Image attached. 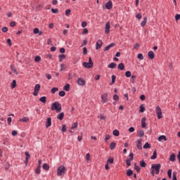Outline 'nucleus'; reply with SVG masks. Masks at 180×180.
<instances>
[{"label":"nucleus","mask_w":180,"mask_h":180,"mask_svg":"<svg viewBox=\"0 0 180 180\" xmlns=\"http://www.w3.org/2000/svg\"><path fill=\"white\" fill-rule=\"evenodd\" d=\"M11 89H14V88H16V81L15 79H13V82H11Z\"/></svg>","instance_id":"nucleus-23"},{"label":"nucleus","mask_w":180,"mask_h":180,"mask_svg":"<svg viewBox=\"0 0 180 180\" xmlns=\"http://www.w3.org/2000/svg\"><path fill=\"white\" fill-rule=\"evenodd\" d=\"M115 46H116V44H115V43H111L110 45L107 46L104 49V51H108V50H110V49H112V47H115Z\"/></svg>","instance_id":"nucleus-13"},{"label":"nucleus","mask_w":180,"mask_h":180,"mask_svg":"<svg viewBox=\"0 0 180 180\" xmlns=\"http://www.w3.org/2000/svg\"><path fill=\"white\" fill-rule=\"evenodd\" d=\"M77 127H78V122H75L74 124H72L71 129L72 130L74 129H77Z\"/></svg>","instance_id":"nucleus-46"},{"label":"nucleus","mask_w":180,"mask_h":180,"mask_svg":"<svg viewBox=\"0 0 180 180\" xmlns=\"http://www.w3.org/2000/svg\"><path fill=\"white\" fill-rule=\"evenodd\" d=\"M25 154L26 155L25 160H29V158H30V154H29V152H25Z\"/></svg>","instance_id":"nucleus-53"},{"label":"nucleus","mask_w":180,"mask_h":180,"mask_svg":"<svg viewBox=\"0 0 180 180\" xmlns=\"http://www.w3.org/2000/svg\"><path fill=\"white\" fill-rule=\"evenodd\" d=\"M125 77H127V78H130V77H131V72L130 71H127L125 72Z\"/></svg>","instance_id":"nucleus-43"},{"label":"nucleus","mask_w":180,"mask_h":180,"mask_svg":"<svg viewBox=\"0 0 180 180\" xmlns=\"http://www.w3.org/2000/svg\"><path fill=\"white\" fill-rule=\"evenodd\" d=\"M50 126H51V117H48L46 119V129H49V127H50Z\"/></svg>","instance_id":"nucleus-12"},{"label":"nucleus","mask_w":180,"mask_h":180,"mask_svg":"<svg viewBox=\"0 0 180 180\" xmlns=\"http://www.w3.org/2000/svg\"><path fill=\"white\" fill-rule=\"evenodd\" d=\"M59 96H65V91H59Z\"/></svg>","instance_id":"nucleus-48"},{"label":"nucleus","mask_w":180,"mask_h":180,"mask_svg":"<svg viewBox=\"0 0 180 180\" xmlns=\"http://www.w3.org/2000/svg\"><path fill=\"white\" fill-rule=\"evenodd\" d=\"M83 66H84L85 68H92V67H94V62H92V58H89V63L84 62Z\"/></svg>","instance_id":"nucleus-3"},{"label":"nucleus","mask_w":180,"mask_h":180,"mask_svg":"<svg viewBox=\"0 0 180 180\" xmlns=\"http://www.w3.org/2000/svg\"><path fill=\"white\" fill-rule=\"evenodd\" d=\"M160 169H161V164H153L151 165V170L154 171L156 175L160 174Z\"/></svg>","instance_id":"nucleus-2"},{"label":"nucleus","mask_w":180,"mask_h":180,"mask_svg":"<svg viewBox=\"0 0 180 180\" xmlns=\"http://www.w3.org/2000/svg\"><path fill=\"white\" fill-rule=\"evenodd\" d=\"M64 70H67V68L65 67V65L64 63L60 64V72L64 71Z\"/></svg>","instance_id":"nucleus-40"},{"label":"nucleus","mask_w":180,"mask_h":180,"mask_svg":"<svg viewBox=\"0 0 180 180\" xmlns=\"http://www.w3.org/2000/svg\"><path fill=\"white\" fill-rule=\"evenodd\" d=\"M58 91V89L57 87H53L51 89V94H55Z\"/></svg>","instance_id":"nucleus-44"},{"label":"nucleus","mask_w":180,"mask_h":180,"mask_svg":"<svg viewBox=\"0 0 180 180\" xmlns=\"http://www.w3.org/2000/svg\"><path fill=\"white\" fill-rule=\"evenodd\" d=\"M139 165L140 167H141L142 168H146V167H147V163H146V162H144V160H141L139 162Z\"/></svg>","instance_id":"nucleus-18"},{"label":"nucleus","mask_w":180,"mask_h":180,"mask_svg":"<svg viewBox=\"0 0 180 180\" xmlns=\"http://www.w3.org/2000/svg\"><path fill=\"white\" fill-rule=\"evenodd\" d=\"M146 25H147V17H145L143 18V20L141 23V25L142 27H144V26H146Z\"/></svg>","instance_id":"nucleus-21"},{"label":"nucleus","mask_w":180,"mask_h":180,"mask_svg":"<svg viewBox=\"0 0 180 180\" xmlns=\"http://www.w3.org/2000/svg\"><path fill=\"white\" fill-rule=\"evenodd\" d=\"M41 60V58L39 56H37L35 58H34V61L35 63H39V61Z\"/></svg>","instance_id":"nucleus-41"},{"label":"nucleus","mask_w":180,"mask_h":180,"mask_svg":"<svg viewBox=\"0 0 180 180\" xmlns=\"http://www.w3.org/2000/svg\"><path fill=\"white\" fill-rule=\"evenodd\" d=\"M147 124H146V117H143L141 120V127L142 129H146Z\"/></svg>","instance_id":"nucleus-14"},{"label":"nucleus","mask_w":180,"mask_h":180,"mask_svg":"<svg viewBox=\"0 0 180 180\" xmlns=\"http://www.w3.org/2000/svg\"><path fill=\"white\" fill-rule=\"evenodd\" d=\"M176 155L172 153L171 155H170V158H169V161H172V162H174V161H175V158H176Z\"/></svg>","instance_id":"nucleus-27"},{"label":"nucleus","mask_w":180,"mask_h":180,"mask_svg":"<svg viewBox=\"0 0 180 180\" xmlns=\"http://www.w3.org/2000/svg\"><path fill=\"white\" fill-rule=\"evenodd\" d=\"M62 131H63V132L67 131V125L63 124V126H62Z\"/></svg>","instance_id":"nucleus-49"},{"label":"nucleus","mask_w":180,"mask_h":180,"mask_svg":"<svg viewBox=\"0 0 180 180\" xmlns=\"http://www.w3.org/2000/svg\"><path fill=\"white\" fill-rule=\"evenodd\" d=\"M102 44H103V42H102V40H98L96 42V50H99V49L102 47Z\"/></svg>","instance_id":"nucleus-11"},{"label":"nucleus","mask_w":180,"mask_h":180,"mask_svg":"<svg viewBox=\"0 0 180 180\" xmlns=\"http://www.w3.org/2000/svg\"><path fill=\"white\" fill-rule=\"evenodd\" d=\"M157 158V150L153 151V155L150 157V159L155 160Z\"/></svg>","instance_id":"nucleus-28"},{"label":"nucleus","mask_w":180,"mask_h":180,"mask_svg":"<svg viewBox=\"0 0 180 180\" xmlns=\"http://www.w3.org/2000/svg\"><path fill=\"white\" fill-rule=\"evenodd\" d=\"M40 84H37L34 88V91H36L37 92H39V91H40Z\"/></svg>","instance_id":"nucleus-26"},{"label":"nucleus","mask_w":180,"mask_h":180,"mask_svg":"<svg viewBox=\"0 0 180 180\" xmlns=\"http://www.w3.org/2000/svg\"><path fill=\"white\" fill-rule=\"evenodd\" d=\"M40 30H39V28H34L33 30V33L34 34H37V33H39Z\"/></svg>","instance_id":"nucleus-54"},{"label":"nucleus","mask_w":180,"mask_h":180,"mask_svg":"<svg viewBox=\"0 0 180 180\" xmlns=\"http://www.w3.org/2000/svg\"><path fill=\"white\" fill-rule=\"evenodd\" d=\"M40 168H41V166H37V167L35 169V174L40 175V172H41Z\"/></svg>","instance_id":"nucleus-31"},{"label":"nucleus","mask_w":180,"mask_h":180,"mask_svg":"<svg viewBox=\"0 0 180 180\" xmlns=\"http://www.w3.org/2000/svg\"><path fill=\"white\" fill-rule=\"evenodd\" d=\"M20 122H24L25 123H27L29 122V117H24L22 119L20 120Z\"/></svg>","instance_id":"nucleus-30"},{"label":"nucleus","mask_w":180,"mask_h":180,"mask_svg":"<svg viewBox=\"0 0 180 180\" xmlns=\"http://www.w3.org/2000/svg\"><path fill=\"white\" fill-rule=\"evenodd\" d=\"M113 100L114 101H119V96L117 94H115L113 96Z\"/></svg>","instance_id":"nucleus-59"},{"label":"nucleus","mask_w":180,"mask_h":180,"mask_svg":"<svg viewBox=\"0 0 180 180\" xmlns=\"http://www.w3.org/2000/svg\"><path fill=\"white\" fill-rule=\"evenodd\" d=\"M112 134H113V136H115L116 137H117L119 136V134H120L119 130L115 129L112 131Z\"/></svg>","instance_id":"nucleus-39"},{"label":"nucleus","mask_w":180,"mask_h":180,"mask_svg":"<svg viewBox=\"0 0 180 180\" xmlns=\"http://www.w3.org/2000/svg\"><path fill=\"white\" fill-rule=\"evenodd\" d=\"M115 147H116V143L112 142V143L110 144V150H115Z\"/></svg>","instance_id":"nucleus-29"},{"label":"nucleus","mask_w":180,"mask_h":180,"mask_svg":"<svg viewBox=\"0 0 180 180\" xmlns=\"http://www.w3.org/2000/svg\"><path fill=\"white\" fill-rule=\"evenodd\" d=\"M51 110H56V113H60L62 110L61 104L58 102H54L51 105Z\"/></svg>","instance_id":"nucleus-1"},{"label":"nucleus","mask_w":180,"mask_h":180,"mask_svg":"<svg viewBox=\"0 0 180 180\" xmlns=\"http://www.w3.org/2000/svg\"><path fill=\"white\" fill-rule=\"evenodd\" d=\"M143 148H151V145L148 143V142H146L145 145L143 146Z\"/></svg>","instance_id":"nucleus-45"},{"label":"nucleus","mask_w":180,"mask_h":180,"mask_svg":"<svg viewBox=\"0 0 180 180\" xmlns=\"http://www.w3.org/2000/svg\"><path fill=\"white\" fill-rule=\"evenodd\" d=\"M134 81H136V75L131 76V82L134 84Z\"/></svg>","instance_id":"nucleus-50"},{"label":"nucleus","mask_w":180,"mask_h":180,"mask_svg":"<svg viewBox=\"0 0 180 180\" xmlns=\"http://www.w3.org/2000/svg\"><path fill=\"white\" fill-rule=\"evenodd\" d=\"M39 101L41 102L42 103H46L47 102V97L46 96H42L39 98Z\"/></svg>","instance_id":"nucleus-19"},{"label":"nucleus","mask_w":180,"mask_h":180,"mask_svg":"<svg viewBox=\"0 0 180 180\" xmlns=\"http://www.w3.org/2000/svg\"><path fill=\"white\" fill-rule=\"evenodd\" d=\"M116 65L115 63H111L108 65V68H116Z\"/></svg>","instance_id":"nucleus-35"},{"label":"nucleus","mask_w":180,"mask_h":180,"mask_svg":"<svg viewBox=\"0 0 180 180\" xmlns=\"http://www.w3.org/2000/svg\"><path fill=\"white\" fill-rule=\"evenodd\" d=\"M138 58H139V60H144V56L141 53H139L138 54Z\"/></svg>","instance_id":"nucleus-55"},{"label":"nucleus","mask_w":180,"mask_h":180,"mask_svg":"<svg viewBox=\"0 0 180 180\" xmlns=\"http://www.w3.org/2000/svg\"><path fill=\"white\" fill-rule=\"evenodd\" d=\"M118 70H120L121 71H123L124 70V64L121 63L117 66Z\"/></svg>","instance_id":"nucleus-20"},{"label":"nucleus","mask_w":180,"mask_h":180,"mask_svg":"<svg viewBox=\"0 0 180 180\" xmlns=\"http://www.w3.org/2000/svg\"><path fill=\"white\" fill-rule=\"evenodd\" d=\"M90 158H91V154L87 153L86 155V161H89Z\"/></svg>","instance_id":"nucleus-57"},{"label":"nucleus","mask_w":180,"mask_h":180,"mask_svg":"<svg viewBox=\"0 0 180 180\" xmlns=\"http://www.w3.org/2000/svg\"><path fill=\"white\" fill-rule=\"evenodd\" d=\"M148 56L150 60H153L154 58V52L153 51H150L148 53Z\"/></svg>","instance_id":"nucleus-17"},{"label":"nucleus","mask_w":180,"mask_h":180,"mask_svg":"<svg viewBox=\"0 0 180 180\" xmlns=\"http://www.w3.org/2000/svg\"><path fill=\"white\" fill-rule=\"evenodd\" d=\"M115 160L113 159V158H108V159L107 160V164H113Z\"/></svg>","instance_id":"nucleus-24"},{"label":"nucleus","mask_w":180,"mask_h":180,"mask_svg":"<svg viewBox=\"0 0 180 180\" xmlns=\"http://www.w3.org/2000/svg\"><path fill=\"white\" fill-rule=\"evenodd\" d=\"M162 140H165V141H167V136L165 135H162L158 137V141H162Z\"/></svg>","instance_id":"nucleus-22"},{"label":"nucleus","mask_w":180,"mask_h":180,"mask_svg":"<svg viewBox=\"0 0 180 180\" xmlns=\"http://www.w3.org/2000/svg\"><path fill=\"white\" fill-rule=\"evenodd\" d=\"M64 174H65V167L60 166L57 170L58 176H61V175H64Z\"/></svg>","instance_id":"nucleus-4"},{"label":"nucleus","mask_w":180,"mask_h":180,"mask_svg":"<svg viewBox=\"0 0 180 180\" xmlns=\"http://www.w3.org/2000/svg\"><path fill=\"white\" fill-rule=\"evenodd\" d=\"M167 176H169V179L172 178V169H169L167 171Z\"/></svg>","instance_id":"nucleus-34"},{"label":"nucleus","mask_w":180,"mask_h":180,"mask_svg":"<svg viewBox=\"0 0 180 180\" xmlns=\"http://www.w3.org/2000/svg\"><path fill=\"white\" fill-rule=\"evenodd\" d=\"M2 32H4V33H6V32H8V28L6 27H4L2 28Z\"/></svg>","instance_id":"nucleus-62"},{"label":"nucleus","mask_w":180,"mask_h":180,"mask_svg":"<svg viewBox=\"0 0 180 180\" xmlns=\"http://www.w3.org/2000/svg\"><path fill=\"white\" fill-rule=\"evenodd\" d=\"M175 19H176V20H179V19H180V14H176L175 15Z\"/></svg>","instance_id":"nucleus-64"},{"label":"nucleus","mask_w":180,"mask_h":180,"mask_svg":"<svg viewBox=\"0 0 180 180\" xmlns=\"http://www.w3.org/2000/svg\"><path fill=\"white\" fill-rule=\"evenodd\" d=\"M145 111H146V107H144V105H141L139 112H141V113H143V112Z\"/></svg>","instance_id":"nucleus-37"},{"label":"nucleus","mask_w":180,"mask_h":180,"mask_svg":"<svg viewBox=\"0 0 180 180\" xmlns=\"http://www.w3.org/2000/svg\"><path fill=\"white\" fill-rule=\"evenodd\" d=\"M64 91H66V92H68L70 91V84H67L63 86Z\"/></svg>","instance_id":"nucleus-32"},{"label":"nucleus","mask_w":180,"mask_h":180,"mask_svg":"<svg viewBox=\"0 0 180 180\" xmlns=\"http://www.w3.org/2000/svg\"><path fill=\"white\" fill-rule=\"evenodd\" d=\"M86 25H87V23L86 21H84L82 22V27H86Z\"/></svg>","instance_id":"nucleus-63"},{"label":"nucleus","mask_w":180,"mask_h":180,"mask_svg":"<svg viewBox=\"0 0 180 180\" xmlns=\"http://www.w3.org/2000/svg\"><path fill=\"white\" fill-rule=\"evenodd\" d=\"M127 176H131L133 175V170L131 169H129L127 172Z\"/></svg>","instance_id":"nucleus-33"},{"label":"nucleus","mask_w":180,"mask_h":180,"mask_svg":"<svg viewBox=\"0 0 180 180\" xmlns=\"http://www.w3.org/2000/svg\"><path fill=\"white\" fill-rule=\"evenodd\" d=\"M71 13V10L70 9H68L65 11V15L66 16H68V15H70Z\"/></svg>","instance_id":"nucleus-60"},{"label":"nucleus","mask_w":180,"mask_h":180,"mask_svg":"<svg viewBox=\"0 0 180 180\" xmlns=\"http://www.w3.org/2000/svg\"><path fill=\"white\" fill-rule=\"evenodd\" d=\"M43 169H44L45 171H49V169H50V166L46 163H44L43 165Z\"/></svg>","instance_id":"nucleus-25"},{"label":"nucleus","mask_w":180,"mask_h":180,"mask_svg":"<svg viewBox=\"0 0 180 180\" xmlns=\"http://www.w3.org/2000/svg\"><path fill=\"white\" fill-rule=\"evenodd\" d=\"M105 8L108 10H110L112 8H113V4L112 3V1H109L105 4Z\"/></svg>","instance_id":"nucleus-10"},{"label":"nucleus","mask_w":180,"mask_h":180,"mask_svg":"<svg viewBox=\"0 0 180 180\" xmlns=\"http://www.w3.org/2000/svg\"><path fill=\"white\" fill-rule=\"evenodd\" d=\"M112 81H111V85H113L116 81V76L115 75H112L111 77Z\"/></svg>","instance_id":"nucleus-36"},{"label":"nucleus","mask_w":180,"mask_h":180,"mask_svg":"<svg viewBox=\"0 0 180 180\" xmlns=\"http://www.w3.org/2000/svg\"><path fill=\"white\" fill-rule=\"evenodd\" d=\"M12 136H18V131L14 130L11 132Z\"/></svg>","instance_id":"nucleus-61"},{"label":"nucleus","mask_w":180,"mask_h":180,"mask_svg":"<svg viewBox=\"0 0 180 180\" xmlns=\"http://www.w3.org/2000/svg\"><path fill=\"white\" fill-rule=\"evenodd\" d=\"M155 110H156L158 119H162V110H161V108L158 105L156 107Z\"/></svg>","instance_id":"nucleus-6"},{"label":"nucleus","mask_w":180,"mask_h":180,"mask_svg":"<svg viewBox=\"0 0 180 180\" xmlns=\"http://www.w3.org/2000/svg\"><path fill=\"white\" fill-rule=\"evenodd\" d=\"M110 30V22L108 21L105 24V33H106V34H109Z\"/></svg>","instance_id":"nucleus-9"},{"label":"nucleus","mask_w":180,"mask_h":180,"mask_svg":"<svg viewBox=\"0 0 180 180\" xmlns=\"http://www.w3.org/2000/svg\"><path fill=\"white\" fill-rule=\"evenodd\" d=\"M57 119H58V120H63L64 119V112L58 114Z\"/></svg>","instance_id":"nucleus-16"},{"label":"nucleus","mask_w":180,"mask_h":180,"mask_svg":"<svg viewBox=\"0 0 180 180\" xmlns=\"http://www.w3.org/2000/svg\"><path fill=\"white\" fill-rule=\"evenodd\" d=\"M133 160H134V154H133V153H131L129 154V158H127L126 160V164L128 167H130V165H131V161H133Z\"/></svg>","instance_id":"nucleus-5"},{"label":"nucleus","mask_w":180,"mask_h":180,"mask_svg":"<svg viewBox=\"0 0 180 180\" xmlns=\"http://www.w3.org/2000/svg\"><path fill=\"white\" fill-rule=\"evenodd\" d=\"M83 54H84V56H86V55L88 54V51H87V49H86V47H84V48H83Z\"/></svg>","instance_id":"nucleus-51"},{"label":"nucleus","mask_w":180,"mask_h":180,"mask_svg":"<svg viewBox=\"0 0 180 180\" xmlns=\"http://www.w3.org/2000/svg\"><path fill=\"white\" fill-rule=\"evenodd\" d=\"M141 139H139L137 141V148L139 150H143V145L141 144Z\"/></svg>","instance_id":"nucleus-15"},{"label":"nucleus","mask_w":180,"mask_h":180,"mask_svg":"<svg viewBox=\"0 0 180 180\" xmlns=\"http://www.w3.org/2000/svg\"><path fill=\"white\" fill-rule=\"evenodd\" d=\"M172 180H178L176 179V172H173V178H172Z\"/></svg>","instance_id":"nucleus-58"},{"label":"nucleus","mask_w":180,"mask_h":180,"mask_svg":"<svg viewBox=\"0 0 180 180\" xmlns=\"http://www.w3.org/2000/svg\"><path fill=\"white\" fill-rule=\"evenodd\" d=\"M139 137H144V131L140 130L139 132Z\"/></svg>","instance_id":"nucleus-47"},{"label":"nucleus","mask_w":180,"mask_h":180,"mask_svg":"<svg viewBox=\"0 0 180 180\" xmlns=\"http://www.w3.org/2000/svg\"><path fill=\"white\" fill-rule=\"evenodd\" d=\"M109 100L108 99V93H104L101 96V102L102 103H106Z\"/></svg>","instance_id":"nucleus-7"},{"label":"nucleus","mask_w":180,"mask_h":180,"mask_svg":"<svg viewBox=\"0 0 180 180\" xmlns=\"http://www.w3.org/2000/svg\"><path fill=\"white\" fill-rule=\"evenodd\" d=\"M134 169H136V171L137 172H140V169H141L140 166H138L137 164L135 163L134 164Z\"/></svg>","instance_id":"nucleus-42"},{"label":"nucleus","mask_w":180,"mask_h":180,"mask_svg":"<svg viewBox=\"0 0 180 180\" xmlns=\"http://www.w3.org/2000/svg\"><path fill=\"white\" fill-rule=\"evenodd\" d=\"M52 13H57L58 12V8H51Z\"/></svg>","instance_id":"nucleus-56"},{"label":"nucleus","mask_w":180,"mask_h":180,"mask_svg":"<svg viewBox=\"0 0 180 180\" xmlns=\"http://www.w3.org/2000/svg\"><path fill=\"white\" fill-rule=\"evenodd\" d=\"M65 54H60L59 55V61L61 63L63 60H65Z\"/></svg>","instance_id":"nucleus-38"},{"label":"nucleus","mask_w":180,"mask_h":180,"mask_svg":"<svg viewBox=\"0 0 180 180\" xmlns=\"http://www.w3.org/2000/svg\"><path fill=\"white\" fill-rule=\"evenodd\" d=\"M11 27H15L16 26V22L15 21H12L10 22Z\"/></svg>","instance_id":"nucleus-52"},{"label":"nucleus","mask_w":180,"mask_h":180,"mask_svg":"<svg viewBox=\"0 0 180 180\" xmlns=\"http://www.w3.org/2000/svg\"><path fill=\"white\" fill-rule=\"evenodd\" d=\"M77 84L79 85L80 86H84V85H85V84H86V82H85V79L79 77L77 81Z\"/></svg>","instance_id":"nucleus-8"}]
</instances>
